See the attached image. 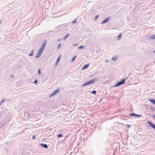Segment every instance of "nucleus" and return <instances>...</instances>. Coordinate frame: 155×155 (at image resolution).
I'll use <instances>...</instances> for the list:
<instances>
[{"instance_id": "obj_28", "label": "nucleus", "mask_w": 155, "mask_h": 155, "mask_svg": "<svg viewBox=\"0 0 155 155\" xmlns=\"http://www.w3.org/2000/svg\"><path fill=\"white\" fill-rule=\"evenodd\" d=\"M87 84H86V82H85V83H84L82 85V86H86V85H87Z\"/></svg>"}, {"instance_id": "obj_5", "label": "nucleus", "mask_w": 155, "mask_h": 155, "mask_svg": "<svg viewBox=\"0 0 155 155\" xmlns=\"http://www.w3.org/2000/svg\"><path fill=\"white\" fill-rule=\"evenodd\" d=\"M130 116H132L137 117H140L142 116L141 115H139L136 114L134 113H133L130 114Z\"/></svg>"}, {"instance_id": "obj_34", "label": "nucleus", "mask_w": 155, "mask_h": 155, "mask_svg": "<svg viewBox=\"0 0 155 155\" xmlns=\"http://www.w3.org/2000/svg\"><path fill=\"white\" fill-rule=\"evenodd\" d=\"M36 138L35 137V135H33V136H32V138L33 139H35Z\"/></svg>"}, {"instance_id": "obj_7", "label": "nucleus", "mask_w": 155, "mask_h": 155, "mask_svg": "<svg viewBox=\"0 0 155 155\" xmlns=\"http://www.w3.org/2000/svg\"><path fill=\"white\" fill-rule=\"evenodd\" d=\"M39 146L41 147L45 148H48V146L47 144L44 143H40Z\"/></svg>"}, {"instance_id": "obj_2", "label": "nucleus", "mask_w": 155, "mask_h": 155, "mask_svg": "<svg viewBox=\"0 0 155 155\" xmlns=\"http://www.w3.org/2000/svg\"><path fill=\"white\" fill-rule=\"evenodd\" d=\"M97 80V79H93L88 81L86 82L87 85L94 83L95 81Z\"/></svg>"}, {"instance_id": "obj_3", "label": "nucleus", "mask_w": 155, "mask_h": 155, "mask_svg": "<svg viewBox=\"0 0 155 155\" xmlns=\"http://www.w3.org/2000/svg\"><path fill=\"white\" fill-rule=\"evenodd\" d=\"M46 42L47 41L46 40H45L43 41L42 45L41 46V48H40V49H42L43 50H44L46 45Z\"/></svg>"}, {"instance_id": "obj_16", "label": "nucleus", "mask_w": 155, "mask_h": 155, "mask_svg": "<svg viewBox=\"0 0 155 155\" xmlns=\"http://www.w3.org/2000/svg\"><path fill=\"white\" fill-rule=\"evenodd\" d=\"M59 91V90L58 89H57L54 92V94H55V95L57 94Z\"/></svg>"}, {"instance_id": "obj_36", "label": "nucleus", "mask_w": 155, "mask_h": 155, "mask_svg": "<svg viewBox=\"0 0 155 155\" xmlns=\"http://www.w3.org/2000/svg\"><path fill=\"white\" fill-rule=\"evenodd\" d=\"M152 117H154V118H155V115H153L152 116Z\"/></svg>"}, {"instance_id": "obj_15", "label": "nucleus", "mask_w": 155, "mask_h": 155, "mask_svg": "<svg viewBox=\"0 0 155 155\" xmlns=\"http://www.w3.org/2000/svg\"><path fill=\"white\" fill-rule=\"evenodd\" d=\"M34 54V50H32L31 51V53L29 54V56H31L33 55Z\"/></svg>"}, {"instance_id": "obj_26", "label": "nucleus", "mask_w": 155, "mask_h": 155, "mask_svg": "<svg viewBox=\"0 0 155 155\" xmlns=\"http://www.w3.org/2000/svg\"><path fill=\"white\" fill-rule=\"evenodd\" d=\"M150 109L153 111H154L155 110V108L153 107H150Z\"/></svg>"}, {"instance_id": "obj_31", "label": "nucleus", "mask_w": 155, "mask_h": 155, "mask_svg": "<svg viewBox=\"0 0 155 155\" xmlns=\"http://www.w3.org/2000/svg\"><path fill=\"white\" fill-rule=\"evenodd\" d=\"M4 101H5V100H2V101L0 103V105H1L2 104V103H3V102H4Z\"/></svg>"}, {"instance_id": "obj_12", "label": "nucleus", "mask_w": 155, "mask_h": 155, "mask_svg": "<svg viewBox=\"0 0 155 155\" xmlns=\"http://www.w3.org/2000/svg\"><path fill=\"white\" fill-rule=\"evenodd\" d=\"M60 59V56H59L58 57V58L57 59L56 61V63L55 65H57L58 63L59 62V61Z\"/></svg>"}, {"instance_id": "obj_11", "label": "nucleus", "mask_w": 155, "mask_h": 155, "mask_svg": "<svg viewBox=\"0 0 155 155\" xmlns=\"http://www.w3.org/2000/svg\"><path fill=\"white\" fill-rule=\"evenodd\" d=\"M70 35L69 34H67L63 38V40H64L65 41L66 40L67 38Z\"/></svg>"}, {"instance_id": "obj_37", "label": "nucleus", "mask_w": 155, "mask_h": 155, "mask_svg": "<svg viewBox=\"0 0 155 155\" xmlns=\"http://www.w3.org/2000/svg\"><path fill=\"white\" fill-rule=\"evenodd\" d=\"M10 77H13V76H12V75H10Z\"/></svg>"}, {"instance_id": "obj_22", "label": "nucleus", "mask_w": 155, "mask_h": 155, "mask_svg": "<svg viewBox=\"0 0 155 155\" xmlns=\"http://www.w3.org/2000/svg\"><path fill=\"white\" fill-rule=\"evenodd\" d=\"M58 137V138H60L63 136L62 134H58L57 136Z\"/></svg>"}, {"instance_id": "obj_33", "label": "nucleus", "mask_w": 155, "mask_h": 155, "mask_svg": "<svg viewBox=\"0 0 155 155\" xmlns=\"http://www.w3.org/2000/svg\"><path fill=\"white\" fill-rule=\"evenodd\" d=\"M78 45V44H73L72 45L73 46H75L77 45Z\"/></svg>"}, {"instance_id": "obj_4", "label": "nucleus", "mask_w": 155, "mask_h": 155, "mask_svg": "<svg viewBox=\"0 0 155 155\" xmlns=\"http://www.w3.org/2000/svg\"><path fill=\"white\" fill-rule=\"evenodd\" d=\"M147 123L151 127L155 130V125L154 124L149 121H147Z\"/></svg>"}, {"instance_id": "obj_24", "label": "nucleus", "mask_w": 155, "mask_h": 155, "mask_svg": "<svg viewBox=\"0 0 155 155\" xmlns=\"http://www.w3.org/2000/svg\"><path fill=\"white\" fill-rule=\"evenodd\" d=\"M99 15H97L94 18V20L95 21L96 20H97V19L99 17Z\"/></svg>"}, {"instance_id": "obj_29", "label": "nucleus", "mask_w": 155, "mask_h": 155, "mask_svg": "<svg viewBox=\"0 0 155 155\" xmlns=\"http://www.w3.org/2000/svg\"><path fill=\"white\" fill-rule=\"evenodd\" d=\"M38 72L39 74H41V71L40 70H38Z\"/></svg>"}, {"instance_id": "obj_23", "label": "nucleus", "mask_w": 155, "mask_h": 155, "mask_svg": "<svg viewBox=\"0 0 155 155\" xmlns=\"http://www.w3.org/2000/svg\"><path fill=\"white\" fill-rule=\"evenodd\" d=\"M61 44H58V49H60L61 48Z\"/></svg>"}, {"instance_id": "obj_6", "label": "nucleus", "mask_w": 155, "mask_h": 155, "mask_svg": "<svg viewBox=\"0 0 155 155\" xmlns=\"http://www.w3.org/2000/svg\"><path fill=\"white\" fill-rule=\"evenodd\" d=\"M110 20V18L109 17L106 18L103 21L101 24H104L108 22Z\"/></svg>"}, {"instance_id": "obj_20", "label": "nucleus", "mask_w": 155, "mask_h": 155, "mask_svg": "<svg viewBox=\"0 0 155 155\" xmlns=\"http://www.w3.org/2000/svg\"><path fill=\"white\" fill-rule=\"evenodd\" d=\"M96 91L94 90L91 91V94H94L95 95H96Z\"/></svg>"}, {"instance_id": "obj_30", "label": "nucleus", "mask_w": 155, "mask_h": 155, "mask_svg": "<svg viewBox=\"0 0 155 155\" xmlns=\"http://www.w3.org/2000/svg\"><path fill=\"white\" fill-rule=\"evenodd\" d=\"M37 82H38V81H37V80H36V79H35V81H34V83L35 84H37Z\"/></svg>"}, {"instance_id": "obj_8", "label": "nucleus", "mask_w": 155, "mask_h": 155, "mask_svg": "<svg viewBox=\"0 0 155 155\" xmlns=\"http://www.w3.org/2000/svg\"><path fill=\"white\" fill-rule=\"evenodd\" d=\"M148 100L152 104L155 105V100L154 99H148Z\"/></svg>"}, {"instance_id": "obj_9", "label": "nucleus", "mask_w": 155, "mask_h": 155, "mask_svg": "<svg viewBox=\"0 0 155 155\" xmlns=\"http://www.w3.org/2000/svg\"><path fill=\"white\" fill-rule=\"evenodd\" d=\"M89 64H87L85 65L82 68V69H87L89 66Z\"/></svg>"}, {"instance_id": "obj_25", "label": "nucleus", "mask_w": 155, "mask_h": 155, "mask_svg": "<svg viewBox=\"0 0 155 155\" xmlns=\"http://www.w3.org/2000/svg\"><path fill=\"white\" fill-rule=\"evenodd\" d=\"M55 95V94H54V93L53 92L49 96V97H52V96H54Z\"/></svg>"}, {"instance_id": "obj_39", "label": "nucleus", "mask_w": 155, "mask_h": 155, "mask_svg": "<svg viewBox=\"0 0 155 155\" xmlns=\"http://www.w3.org/2000/svg\"><path fill=\"white\" fill-rule=\"evenodd\" d=\"M58 41H60L59 39H58Z\"/></svg>"}, {"instance_id": "obj_27", "label": "nucleus", "mask_w": 155, "mask_h": 155, "mask_svg": "<svg viewBox=\"0 0 155 155\" xmlns=\"http://www.w3.org/2000/svg\"><path fill=\"white\" fill-rule=\"evenodd\" d=\"M77 22V20L76 19H74V21H72V22L73 24H75Z\"/></svg>"}, {"instance_id": "obj_17", "label": "nucleus", "mask_w": 155, "mask_h": 155, "mask_svg": "<svg viewBox=\"0 0 155 155\" xmlns=\"http://www.w3.org/2000/svg\"><path fill=\"white\" fill-rule=\"evenodd\" d=\"M117 57H116V56H114L112 58V60L114 61H116L117 60Z\"/></svg>"}, {"instance_id": "obj_10", "label": "nucleus", "mask_w": 155, "mask_h": 155, "mask_svg": "<svg viewBox=\"0 0 155 155\" xmlns=\"http://www.w3.org/2000/svg\"><path fill=\"white\" fill-rule=\"evenodd\" d=\"M149 39L150 40H153L155 39V35H151L149 37Z\"/></svg>"}, {"instance_id": "obj_14", "label": "nucleus", "mask_w": 155, "mask_h": 155, "mask_svg": "<svg viewBox=\"0 0 155 155\" xmlns=\"http://www.w3.org/2000/svg\"><path fill=\"white\" fill-rule=\"evenodd\" d=\"M41 55V54H39L38 52V53L36 55V56L35 57V58L36 59L38 58Z\"/></svg>"}, {"instance_id": "obj_1", "label": "nucleus", "mask_w": 155, "mask_h": 155, "mask_svg": "<svg viewBox=\"0 0 155 155\" xmlns=\"http://www.w3.org/2000/svg\"><path fill=\"white\" fill-rule=\"evenodd\" d=\"M126 79H123L122 81H120L117 83L115 84L114 86V87H119V86L125 83V81Z\"/></svg>"}, {"instance_id": "obj_35", "label": "nucleus", "mask_w": 155, "mask_h": 155, "mask_svg": "<svg viewBox=\"0 0 155 155\" xmlns=\"http://www.w3.org/2000/svg\"><path fill=\"white\" fill-rule=\"evenodd\" d=\"M108 61V60H106L105 61V62H107Z\"/></svg>"}, {"instance_id": "obj_13", "label": "nucleus", "mask_w": 155, "mask_h": 155, "mask_svg": "<svg viewBox=\"0 0 155 155\" xmlns=\"http://www.w3.org/2000/svg\"><path fill=\"white\" fill-rule=\"evenodd\" d=\"M44 50L41 49L40 48L39 49V50L38 51V53L40 54H41L42 53Z\"/></svg>"}, {"instance_id": "obj_18", "label": "nucleus", "mask_w": 155, "mask_h": 155, "mask_svg": "<svg viewBox=\"0 0 155 155\" xmlns=\"http://www.w3.org/2000/svg\"><path fill=\"white\" fill-rule=\"evenodd\" d=\"M117 39L118 40H120L121 38V34H120L118 36Z\"/></svg>"}, {"instance_id": "obj_32", "label": "nucleus", "mask_w": 155, "mask_h": 155, "mask_svg": "<svg viewBox=\"0 0 155 155\" xmlns=\"http://www.w3.org/2000/svg\"><path fill=\"white\" fill-rule=\"evenodd\" d=\"M126 126H127L128 127H131L130 125L129 124H127Z\"/></svg>"}, {"instance_id": "obj_38", "label": "nucleus", "mask_w": 155, "mask_h": 155, "mask_svg": "<svg viewBox=\"0 0 155 155\" xmlns=\"http://www.w3.org/2000/svg\"><path fill=\"white\" fill-rule=\"evenodd\" d=\"M153 52L155 53V50L153 51Z\"/></svg>"}, {"instance_id": "obj_19", "label": "nucleus", "mask_w": 155, "mask_h": 155, "mask_svg": "<svg viewBox=\"0 0 155 155\" xmlns=\"http://www.w3.org/2000/svg\"><path fill=\"white\" fill-rule=\"evenodd\" d=\"M76 58V56H74V57H73L71 60V62H74L75 59Z\"/></svg>"}, {"instance_id": "obj_21", "label": "nucleus", "mask_w": 155, "mask_h": 155, "mask_svg": "<svg viewBox=\"0 0 155 155\" xmlns=\"http://www.w3.org/2000/svg\"><path fill=\"white\" fill-rule=\"evenodd\" d=\"M84 48V47L83 46H81L78 47V48L79 49H83Z\"/></svg>"}]
</instances>
